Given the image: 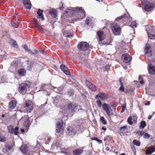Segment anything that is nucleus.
<instances>
[{"mask_svg": "<svg viewBox=\"0 0 155 155\" xmlns=\"http://www.w3.org/2000/svg\"><path fill=\"white\" fill-rule=\"evenodd\" d=\"M71 9L69 8L68 11L64 12V14L66 16L67 15L66 14L70 13L74 15H77V19H75V21L80 20L84 18L85 16V11L81 7H77L75 8H71Z\"/></svg>", "mask_w": 155, "mask_h": 155, "instance_id": "nucleus-1", "label": "nucleus"}, {"mask_svg": "<svg viewBox=\"0 0 155 155\" xmlns=\"http://www.w3.org/2000/svg\"><path fill=\"white\" fill-rule=\"evenodd\" d=\"M30 86V84L28 82L22 83L19 85L18 91L20 93L23 95L26 93L27 89Z\"/></svg>", "mask_w": 155, "mask_h": 155, "instance_id": "nucleus-2", "label": "nucleus"}, {"mask_svg": "<svg viewBox=\"0 0 155 155\" xmlns=\"http://www.w3.org/2000/svg\"><path fill=\"white\" fill-rule=\"evenodd\" d=\"M149 38L151 39L155 38V27L150 26L146 29Z\"/></svg>", "mask_w": 155, "mask_h": 155, "instance_id": "nucleus-3", "label": "nucleus"}, {"mask_svg": "<svg viewBox=\"0 0 155 155\" xmlns=\"http://www.w3.org/2000/svg\"><path fill=\"white\" fill-rule=\"evenodd\" d=\"M144 5V9L147 11H150L152 10L154 7V5L152 2H147V0H140Z\"/></svg>", "mask_w": 155, "mask_h": 155, "instance_id": "nucleus-4", "label": "nucleus"}, {"mask_svg": "<svg viewBox=\"0 0 155 155\" xmlns=\"http://www.w3.org/2000/svg\"><path fill=\"white\" fill-rule=\"evenodd\" d=\"M112 31L115 35H119L121 32L120 26L115 23L112 24L111 26Z\"/></svg>", "mask_w": 155, "mask_h": 155, "instance_id": "nucleus-5", "label": "nucleus"}, {"mask_svg": "<svg viewBox=\"0 0 155 155\" xmlns=\"http://www.w3.org/2000/svg\"><path fill=\"white\" fill-rule=\"evenodd\" d=\"M25 106L24 108L25 109V112H30L32 110L33 108V104L32 101L28 100L26 101L25 104Z\"/></svg>", "mask_w": 155, "mask_h": 155, "instance_id": "nucleus-6", "label": "nucleus"}, {"mask_svg": "<svg viewBox=\"0 0 155 155\" xmlns=\"http://www.w3.org/2000/svg\"><path fill=\"white\" fill-rule=\"evenodd\" d=\"M102 107L108 116H110L113 114V110L109 104L104 103L102 104Z\"/></svg>", "mask_w": 155, "mask_h": 155, "instance_id": "nucleus-7", "label": "nucleus"}, {"mask_svg": "<svg viewBox=\"0 0 155 155\" xmlns=\"http://www.w3.org/2000/svg\"><path fill=\"white\" fill-rule=\"evenodd\" d=\"M78 47L80 50L85 51L89 48V45L86 42H82L78 45Z\"/></svg>", "mask_w": 155, "mask_h": 155, "instance_id": "nucleus-8", "label": "nucleus"}, {"mask_svg": "<svg viewBox=\"0 0 155 155\" xmlns=\"http://www.w3.org/2000/svg\"><path fill=\"white\" fill-rule=\"evenodd\" d=\"M62 120L61 119H59L56 124V132L58 133L61 130L62 128Z\"/></svg>", "mask_w": 155, "mask_h": 155, "instance_id": "nucleus-9", "label": "nucleus"}, {"mask_svg": "<svg viewBox=\"0 0 155 155\" xmlns=\"http://www.w3.org/2000/svg\"><path fill=\"white\" fill-rule=\"evenodd\" d=\"M5 147L2 149V151L4 154L8 153L9 151L13 150V147L10 145H5Z\"/></svg>", "mask_w": 155, "mask_h": 155, "instance_id": "nucleus-10", "label": "nucleus"}, {"mask_svg": "<svg viewBox=\"0 0 155 155\" xmlns=\"http://www.w3.org/2000/svg\"><path fill=\"white\" fill-rule=\"evenodd\" d=\"M121 58L125 63H128L131 61V57L127 54H123Z\"/></svg>", "mask_w": 155, "mask_h": 155, "instance_id": "nucleus-11", "label": "nucleus"}, {"mask_svg": "<svg viewBox=\"0 0 155 155\" xmlns=\"http://www.w3.org/2000/svg\"><path fill=\"white\" fill-rule=\"evenodd\" d=\"M137 116L136 115L130 117L127 119L128 123L129 124L132 125L133 124V122H136L137 119Z\"/></svg>", "mask_w": 155, "mask_h": 155, "instance_id": "nucleus-12", "label": "nucleus"}, {"mask_svg": "<svg viewBox=\"0 0 155 155\" xmlns=\"http://www.w3.org/2000/svg\"><path fill=\"white\" fill-rule=\"evenodd\" d=\"M66 133L69 135H73L75 134L76 131H75L74 129L72 127H69L67 128Z\"/></svg>", "mask_w": 155, "mask_h": 155, "instance_id": "nucleus-13", "label": "nucleus"}, {"mask_svg": "<svg viewBox=\"0 0 155 155\" xmlns=\"http://www.w3.org/2000/svg\"><path fill=\"white\" fill-rule=\"evenodd\" d=\"M86 83L87 86L90 89L93 91H96V89L95 85L89 81H86Z\"/></svg>", "mask_w": 155, "mask_h": 155, "instance_id": "nucleus-14", "label": "nucleus"}, {"mask_svg": "<svg viewBox=\"0 0 155 155\" xmlns=\"http://www.w3.org/2000/svg\"><path fill=\"white\" fill-rule=\"evenodd\" d=\"M61 70L66 75H69L70 72L68 71V68L64 64H62L60 66Z\"/></svg>", "mask_w": 155, "mask_h": 155, "instance_id": "nucleus-15", "label": "nucleus"}, {"mask_svg": "<svg viewBox=\"0 0 155 155\" xmlns=\"http://www.w3.org/2000/svg\"><path fill=\"white\" fill-rule=\"evenodd\" d=\"M96 96L98 97H100L102 100L107 99L108 97L107 94L101 92L99 93Z\"/></svg>", "mask_w": 155, "mask_h": 155, "instance_id": "nucleus-16", "label": "nucleus"}, {"mask_svg": "<svg viewBox=\"0 0 155 155\" xmlns=\"http://www.w3.org/2000/svg\"><path fill=\"white\" fill-rule=\"evenodd\" d=\"M23 4L28 9H30L31 8V4L30 1L28 0H24Z\"/></svg>", "mask_w": 155, "mask_h": 155, "instance_id": "nucleus-17", "label": "nucleus"}, {"mask_svg": "<svg viewBox=\"0 0 155 155\" xmlns=\"http://www.w3.org/2000/svg\"><path fill=\"white\" fill-rule=\"evenodd\" d=\"M149 72L152 74H155V67L153 65L149 64L148 65Z\"/></svg>", "mask_w": 155, "mask_h": 155, "instance_id": "nucleus-18", "label": "nucleus"}, {"mask_svg": "<svg viewBox=\"0 0 155 155\" xmlns=\"http://www.w3.org/2000/svg\"><path fill=\"white\" fill-rule=\"evenodd\" d=\"M97 34L100 41H102L104 40V35L103 31H99L97 32Z\"/></svg>", "mask_w": 155, "mask_h": 155, "instance_id": "nucleus-19", "label": "nucleus"}, {"mask_svg": "<svg viewBox=\"0 0 155 155\" xmlns=\"http://www.w3.org/2000/svg\"><path fill=\"white\" fill-rule=\"evenodd\" d=\"M43 11L41 9H39L37 12V14L38 15V18H41L42 21H43L45 18L44 17V15L42 14Z\"/></svg>", "mask_w": 155, "mask_h": 155, "instance_id": "nucleus-20", "label": "nucleus"}, {"mask_svg": "<svg viewBox=\"0 0 155 155\" xmlns=\"http://www.w3.org/2000/svg\"><path fill=\"white\" fill-rule=\"evenodd\" d=\"M77 105L75 104H73L72 103L69 104L68 105V107L70 110H71L72 112L74 111V110L76 109Z\"/></svg>", "mask_w": 155, "mask_h": 155, "instance_id": "nucleus-21", "label": "nucleus"}, {"mask_svg": "<svg viewBox=\"0 0 155 155\" xmlns=\"http://www.w3.org/2000/svg\"><path fill=\"white\" fill-rule=\"evenodd\" d=\"M95 98L96 99V103L97 106L99 107H101L102 106V104L101 102V101L102 100L101 99L100 97H98L96 96Z\"/></svg>", "mask_w": 155, "mask_h": 155, "instance_id": "nucleus-22", "label": "nucleus"}, {"mask_svg": "<svg viewBox=\"0 0 155 155\" xmlns=\"http://www.w3.org/2000/svg\"><path fill=\"white\" fill-rule=\"evenodd\" d=\"M83 152L82 149H78L74 150L73 153L74 155H80Z\"/></svg>", "mask_w": 155, "mask_h": 155, "instance_id": "nucleus-23", "label": "nucleus"}, {"mask_svg": "<svg viewBox=\"0 0 155 155\" xmlns=\"http://www.w3.org/2000/svg\"><path fill=\"white\" fill-rule=\"evenodd\" d=\"M9 108L10 109H13L16 106V102L15 100L11 101L9 104Z\"/></svg>", "mask_w": 155, "mask_h": 155, "instance_id": "nucleus-24", "label": "nucleus"}, {"mask_svg": "<svg viewBox=\"0 0 155 155\" xmlns=\"http://www.w3.org/2000/svg\"><path fill=\"white\" fill-rule=\"evenodd\" d=\"M49 13L54 18H56L57 15V12L54 9H51L49 12Z\"/></svg>", "mask_w": 155, "mask_h": 155, "instance_id": "nucleus-25", "label": "nucleus"}, {"mask_svg": "<svg viewBox=\"0 0 155 155\" xmlns=\"http://www.w3.org/2000/svg\"><path fill=\"white\" fill-rule=\"evenodd\" d=\"M21 151L23 153H26L28 150V148L25 145H22L20 148Z\"/></svg>", "mask_w": 155, "mask_h": 155, "instance_id": "nucleus-26", "label": "nucleus"}, {"mask_svg": "<svg viewBox=\"0 0 155 155\" xmlns=\"http://www.w3.org/2000/svg\"><path fill=\"white\" fill-rule=\"evenodd\" d=\"M26 70L23 68L20 69L18 71V73L20 76H24Z\"/></svg>", "mask_w": 155, "mask_h": 155, "instance_id": "nucleus-27", "label": "nucleus"}, {"mask_svg": "<svg viewBox=\"0 0 155 155\" xmlns=\"http://www.w3.org/2000/svg\"><path fill=\"white\" fill-rule=\"evenodd\" d=\"M153 150H154L152 147H148L147 150H146L145 153L147 154L148 153L151 154L154 152L153 151Z\"/></svg>", "mask_w": 155, "mask_h": 155, "instance_id": "nucleus-28", "label": "nucleus"}, {"mask_svg": "<svg viewBox=\"0 0 155 155\" xmlns=\"http://www.w3.org/2000/svg\"><path fill=\"white\" fill-rule=\"evenodd\" d=\"M8 130L9 133L11 134L13 133L14 129L12 125H9L8 127Z\"/></svg>", "mask_w": 155, "mask_h": 155, "instance_id": "nucleus-29", "label": "nucleus"}, {"mask_svg": "<svg viewBox=\"0 0 155 155\" xmlns=\"http://www.w3.org/2000/svg\"><path fill=\"white\" fill-rule=\"evenodd\" d=\"M6 140V137L2 135L0 132V142H4Z\"/></svg>", "mask_w": 155, "mask_h": 155, "instance_id": "nucleus-30", "label": "nucleus"}, {"mask_svg": "<svg viewBox=\"0 0 155 155\" xmlns=\"http://www.w3.org/2000/svg\"><path fill=\"white\" fill-rule=\"evenodd\" d=\"M127 131V128L126 126H124L120 127V133H125Z\"/></svg>", "mask_w": 155, "mask_h": 155, "instance_id": "nucleus-31", "label": "nucleus"}, {"mask_svg": "<svg viewBox=\"0 0 155 155\" xmlns=\"http://www.w3.org/2000/svg\"><path fill=\"white\" fill-rule=\"evenodd\" d=\"M146 123L145 121H142L140 122V127L141 129H143L146 126Z\"/></svg>", "mask_w": 155, "mask_h": 155, "instance_id": "nucleus-32", "label": "nucleus"}, {"mask_svg": "<svg viewBox=\"0 0 155 155\" xmlns=\"http://www.w3.org/2000/svg\"><path fill=\"white\" fill-rule=\"evenodd\" d=\"M100 120L103 124L105 125L106 124L107 122L105 120V118L104 117H101Z\"/></svg>", "mask_w": 155, "mask_h": 155, "instance_id": "nucleus-33", "label": "nucleus"}, {"mask_svg": "<svg viewBox=\"0 0 155 155\" xmlns=\"http://www.w3.org/2000/svg\"><path fill=\"white\" fill-rule=\"evenodd\" d=\"M133 143L134 144L139 146L140 145V143L136 140H134L133 141Z\"/></svg>", "mask_w": 155, "mask_h": 155, "instance_id": "nucleus-34", "label": "nucleus"}, {"mask_svg": "<svg viewBox=\"0 0 155 155\" xmlns=\"http://www.w3.org/2000/svg\"><path fill=\"white\" fill-rule=\"evenodd\" d=\"M150 50H151L150 49V45L148 44H147L146 45L145 48V52L148 51Z\"/></svg>", "mask_w": 155, "mask_h": 155, "instance_id": "nucleus-35", "label": "nucleus"}, {"mask_svg": "<svg viewBox=\"0 0 155 155\" xmlns=\"http://www.w3.org/2000/svg\"><path fill=\"white\" fill-rule=\"evenodd\" d=\"M18 22H17L16 23L12 22L11 23L13 27L15 28H16L18 27Z\"/></svg>", "mask_w": 155, "mask_h": 155, "instance_id": "nucleus-36", "label": "nucleus"}, {"mask_svg": "<svg viewBox=\"0 0 155 155\" xmlns=\"http://www.w3.org/2000/svg\"><path fill=\"white\" fill-rule=\"evenodd\" d=\"M18 127H16L14 129V131L13 133L15 135H17L18 134Z\"/></svg>", "mask_w": 155, "mask_h": 155, "instance_id": "nucleus-37", "label": "nucleus"}, {"mask_svg": "<svg viewBox=\"0 0 155 155\" xmlns=\"http://www.w3.org/2000/svg\"><path fill=\"white\" fill-rule=\"evenodd\" d=\"M119 81L120 82L121 86L119 88L120 90L121 91H124V86L122 82L121 81V79L119 80Z\"/></svg>", "mask_w": 155, "mask_h": 155, "instance_id": "nucleus-38", "label": "nucleus"}, {"mask_svg": "<svg viewBox=\"0 0 155 155\" xmlns=\"http://www.w3.org/2000/svg\"><path fill=\"white\" fill-rule=\"evenodd\" d=\"M130 26L132 28H136L137 27V24L136 23L135 21H134L132 22L131 24H130Z\"/></svg>", "mask_w": 155, "mask_h": 155, "instance_id": "nucleus-39", "label": "nucleus"}, {"mask_svg": "<svg viewBox=\"0 0 155 155\" xmlns=\"http://www.w3.org/2000/svg\"><path fill=\"white\" fill-rule=\"evenodd\" d=\"M145 54L149 57H151L152 55V52L151 50L145 52Z\"/></svg>", "mask_w": 155, "mask_h": 155, "instance_id": "nucleus-40", "label": "nucleus"}, {"mask_svg": "<svg viewBox=\"0 0 155 155\" xmlns=\"http://www.w3.org/2000/svg\"><path fill=\"white\" fill-rule=\"evenodd\" d=\"M127 16H126L125 15H123L117 18L116 19V20H119L120 19H125L126 18V17H127Z\"/></svg>", "mask_w": 155, "mask_h": 155, "instance_id": "nucleus-41", "label": "nucleus"}, {"mask_svg": "<svg viewBox=\"0 0 155 155\" xmlns=\"http://www.w3.org/2000/svg\"><path fill=\"white\" fill-rule=\"evenodd\" d=\"M12 46L15 48H17L18 46L16 41L13 40H12Z\"/></svg>", "mask_w": 155, "mask_h": 155, "instance_id": "nucleus-42", "label": "nucleus"}, {"mask_svg": "<svg viewBox=\"0 0 155 155\" xmlns=\"http://www.w3.org/2000/svg\"><path fill=\"white\" fill-rule=\"evenodd\" d=\"M138 79L139 80H140V83L141 84H143V79L141 77L140 75L139 76Z\"/></svg>", "mask_w": 155, "mask_h": 155, "instance_id": "nucleus-43", "label": "nucleus"}, {"mask_svg": "<svg viewBox=\"0 0 155 155\" xmlns=\"http://www.w3.org/2000/svg\"><path fill=\"white\" fill-rule=\"evenodd\" d=\"M24 49H25V50L26 51H28V52H29V53H31V51H30V50L28 49V47L26 45H25L24 46Z\"/></svg>", "mask_w": 155, "mask_h": 155, "instance_id": "nucleus-44", "label": "nucleus"}, {"mask_svg": "<svg viewBox=\"0 0 155 155\" xmlns=\"http://www.w3.org/2000/svg\"><path fill=\"white\" fill-rule=\"evenodd\" d=\"M137 133L139 135H142L144 134V132L142 131H137Z\"/></svg>", "mask_w": 155, "mask_h": 155, "instance_id": "nucleus-45", "label": "nucleus"}, {"mask_svg": "<svg viewBox=\"0 0 155 155\" xmlns=\"http://www.w3.org/2000/svg\"><path fill=\"white\" fill-rule=\"evenodd\" d=\"M110 66L109 65H107L105 67V70L107 71H108L109 70Z\"/></svg>", "mask_w": 155, "mask_h": 155, "instance_id": "nucleus-46", "label": "nucleus"}, {"mask_svg": "<svg viewBox=\"0 0 155 155\" xmlns=\"http://www.w3.org/2000/svg\"><path fill=\"white\" fill-rule=\"evenodd\" d=\"M144 137L145 138H149L150 137V135L148 134L145 133L144 135Z\"/></svg>", "mask_w": 155, "mask_h": 155, "instance_id": "nucleus-47", "label": "nucleus"}, {"mask_svg": "<svg viewBox=\"0 0 155 155\" xmlns=\"http://www.w3.org/2000/svg\"><path fill=\"white\" fill-rule=\"evenodd\" d=\"M125 107H126V106L125 105H123L122 106V109L121 110V112H124V110L125 109Z\"/></svg>", "mask_w": 155, "mask_h": 155, "instance_id": "nucleus-48", "label": "nucleus"}, {"mask_svg": "<svg viewBox=\"0 0 155 155\" xmlns=\"http://www.w3.org/2000/svg\"><path fill=\"white\" fill-rule=\"evenodd\" d=\"M91 139L93 140H96L97 141H99V140L96 137H92L91 138Z\"/></svg>", "mask_w": 155, "mask_h": 155, "instance_id": "nucleus-49", "label": "nucleus"}, {"mask_svg": "<svg viewBox=\"0 0 155 155\" xmlns=\"http://www.w3.org/2000/svg\"><path fill=\"white\" fill-rule=\"evenodd\" d=\"M34 52H31V53H30L33 54H37V50H34Z\"/></svg>", "mask_w": 155, "mask_h": 155, "instance_id": "nucleus-50", "label": "nucleus"}, {"mask_svg": "<svg viewBox=\"0 0 155 155\" xmlns=\"http://www.w3.org/2000/svg\"><path fill=\"white\" fill-rule=\"evenodd\" d=\"M89 19H87L85 21V22L87 25H88L89 23Z\"/></svg>", "mask_w": 155, "mask_h": 155, "instance_id": "nucleus-51", "label": "nucleus"}, {"mask_svg": "<svg viewBox=\"0 0 155 155\" xmlns=\"http://www.w3.org/2000/svg\"><path fill=\"white\" fill-rule=\"evenodd\" d=\"M7 55V54L6 53H5L4 56H3V55H1L0 57L2 58H3L5 56H6Z\"/></svg>", "mask_w": 155, "mask_h": 155, "instance_id": "nucleus-52", "label": "nucleus"}, {"mask_svg": "<svg viewBox=\"0 0 155 155\" xmlns=\"http://www.w3.org/2000/svg\"><path fill=\"white\" fill-rule=\"evenodd\" d=\"M153 115H150L149 116L148 118L149 120H150L151 119Z\"/></svg>", "mask_w": 155, "mask_h": 155, "instance_id": "nucleus-53", "label": "nucleus"}, {"mask_svg": "<svg viewBox=\"0 0 155 155\" xmlns=\"http://www.w3.org/2000/svg\"><path fill=\"white\" fill-rule=\"evenodd\" d=\"M102 129L103 130H106V128L104 127H103L102 128Z\"/></svg>", "mask_w": 155, "mask_h": 155, "instance_id": "nucleus-54", "label": "nucleus"}, {"mask_svg": "<svg viewBox=\"0 0 155 155\" xmlns=\"http://www.w3.org/2000/svg\"><path fill=\"white\" fill-rule=\"evenodd\" d=\"M21 130L22 133H23L25 131V130L23 129H21Z\"/></svg>", "mask_w": 155, "mask_h": 155, "instance_id": "nucleus-55", "label": "nucleus"}, {"mask_svg": "<svg viewBox=\"0 0 155 155\" xmlns=\"http://www.w3.org/2000/svg\"><path fill=\"white\" fill-rule=\"evenodd\" d=\"M40 26H39V25H36V27L37 28H38V29L39 30V27H40Z\"/></svg>", "mask_w": 155, "mask_h": 155, "instance_id": "nucleus-56", "label": "nucleus"}, {"mask_svg": "<svg viewBox=\"0 0 155 155\" xmlns=\"http://www.w3.org/2000/svg\"><path fill=\"white\" fill-rule=\"evenodd\" d=\"M152 147L153 148V149L154 150L153 151H155V146L154 147Z\"/></svg>", "mask_w": 155, "mask_h": 155, "instance_id": "nucleus-57", "label": "nucleus"}, {"mask_svg": "<svg viewBox=\"0 0 155 155\" xmlns=\"http://www.w3.org/2000/svg\"><path fill=\"white\" fill-rule=\"evenodd\" d=\"M150 102H148V104H147V103H145V105H149L150 104Z\"/></svg>", "mask_w": 155, "mask_h": 155, "instance_id": "nucleus-58", "label": "nucleus"}, {"mask_svg": "<svg viewBox=\"0 0 155 155\" xmlns=\"http://www.w3.org/2000/svg\"><path fill=\"white\" fill-rule=\"evenodd\" d=\"M2 117H5V115L4 114H2Z\"/></svg>", "mask_w": 155, "mask_h": 155, "instance_id": "nucleus-59", "label": "nucleus"}, {"mask_svg": "<svg viewBox=\"0 0 155 155\" xmlns=\"http://www.w3.org/2000/svg\"><path fill=\"white\" fill-rule=\"evenodd\" d=\"M41 53L43 54V51H42V52H41Z\"/></svg>", "mask_w": 155, "mask_h": 155, "instance_id": "nucleus-60", "label": "nucleus"}, {"mask_svg": "<svg viewBox=\"0 0 155 155\" xmlns=\"http://www.w3.org/2000/svg\"><path fill=\"white\" fill-rule=\"evenodd\" d=\"M97 1H99V0H96Z\"/></svg>", "mask_w": 155, "mask_h": 155, "instance_id": "nucleus-61", "label": "nucleus"}]
</instances>
